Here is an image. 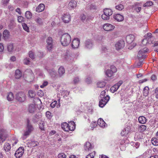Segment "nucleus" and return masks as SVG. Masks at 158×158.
<instances>
[{
	"instance_id": "44",
	"label": "nucleus",
	"mask_w": 158,
	"mask_h": 158,
	"mask_svg": "<svg viewBox=\"0 0 158 158\" xmlns=\"http://www.w3.org/2000/svg\"><path fill=\"white\" fill-rule=\"evenodd\" d=\"M28 55L29 57L32 59H33L35 58V57L34 53L32 51H29L28 53Z\"/></svg>"
},
{
	"instance_id": "30",
	"label": "nucleus",
	"mask_w": 158,
	"mask_h": 158,
	"mask_svg": "<svg viewBox=\"0 0 158 158\" xmlns=\"http://www.w3.org/2000/svg\"><path fill=\"white\" fill-rule=\"evenodd\" d=\"M106 83L103 81H99L97 83V87L100 88H102L106 85Z\"/></svg>"
},
{
	"instance_id": "50",
	"label": "nucleus",
	"mask_w": 158,
	"mask_h": 158,
	"mask_svg": "<svg viewBox=\"0 0 158 158\" xmlns=\"http://www.w3.org/2000/svg\"><path fill=\"white\" fill-rule=\"evenodd\" d=\"M128 133V131H126L125 129H124L121 133V134L122 136H124Z\"/></svg>"
},
{
	"instance_id": "38",
	"label": "nucleus",
	"mask_w": 158,
	"mask_h": 158,
	"mask_svg": "<svg viewBox=\"0 0 158 158\" xmlns=\"http://www.w3.org/2000/svg\"><path fill=\"white\" fill-rule=\"evenodd\" d=\"M118 89V88L117 86L114 85L113 86H112L110 88V90L111 92L114 93Z\"/></svg>"
},
{
	"instance_id": "36",
	"label": "nucleus",
	"mask_w": 158,
	"mask_h": 158,
	"mask_svg": "<svg viewBox=\"0 0 158 158\" xmlns=\"http://www.w3.org/2000/svg\"><path fill=\"white\" fill-rule=\"evenodd\" d=\"M7 49L9 52H12L14 49L13 44L11 43L8 44L7 46Z\"/></svg>"
},
{
	"instance_id": "15",
	"label": "nucleus",
	"mask_w": 158,
	"mask_h": 158,
	"mask_svg": "<svg viewBox=\"0 0 158 158\" xmlns=\"http://www.w3.org/2000/svg\"><path fill=\"white\" fill-rule=\"evenodd\" d=\"M114 18L118 22H121L124 19L123 16L120 14H117L114 15Z\"/></svg>"
},
{
	"instance_id": "24",
	"label": "nucleus",
	"mask_w": 158,
	"mask_h": 158,
	"mask_svg": "<svg viewBox=\"0 0 158 158\" xmlns=\"http://www.w3.org/2000/svg\"><path fill=\"white\" fill-rule=\"evenodd\" d=\"M139 123L141 124H144L146 122L147 119L146 118L143 116H139L138 118Z\"/></svg>"
},
{
	"instance_id": "37",
	"label": "nucleus",
	"mask_w": 158,
	"mask_h": 158,
	"mask_svg": "<svg viewBox=\"0 0 158 158\" xmlns=\"http://www.w3.org/2000/svg\"><path fill=\"white\" fill-rule=\"evenodd\" d=\"M152 143L154 145H158V139L156 138H152L151 140Z\"/></svg>"
},
{
	"instance_id": "18",
	"label": "nucleus",
	"mask_w": 158,
	"mask_h": 158,
	"mask_svg": "<svg viewBox=\"0 0 158 158\" xmlns=\"http://www.w3.org/2000/svg\"><path fill=\"white\" fill-rule=\"evenodd\" d=\"M39 144V143L37 141H30L27 143V145L28 147H33L37 146Z\"/></svg>"
},
{
	"instance_id": "12",
	"label": "nucleus",
	"mask_w": 158,
	"mask_h": 158,
	"mask_svg": "<svg viewBox=\"0 0 158 158\" xmlns=\"http://www.w3.org/2000/svg\"><path fill=\"white\" fill-rule=\"evenodd\" d=\"M80 44V40L78 38H75L72 41V47L73 49L77 48Z\"/></svg>"
},
{
	"instance_id": "32",
	"label": "nucleus",
	"mask_w": 158,
	"mask_h": 158,
	"mask_svg": "<svg viewBox=\"0 0 158 158\" xmlns=\"http://www.w3.org/2000/svg\"><path fill=\"white\" fill-rule=\"evenodd\" d=\"M44 125L45 123L43 121H41L40 123H39V128L42 131H44Z\"/></svg>"
},
{
	"instance_id": "29",
	"label": "nucleus",
	"mask_w": 158,
	"mask_h": 158,
	"mask_svg": "<svg viewBox=\"0 0 158 158\" xmlns=\"http://www.w3.org/2000/svg\"><path fill=\"white\" fill-rule=\"evenodd\" d=\"M149 88L148 86H146L144 88L143 91V94L144 96H148L149 93Z\"/></svg>"
},
{
	"instance_id": "1",
	"label": "nucleus",
	"mask_w": 158,
	"mask_h": 158,
	"mask_svg": "<svg viewBox=\"0 0 158 158\" xmlns=\"http://www.w3.org/2000/svg\"><path fill=\"white\" fill-rule=\"evenodd\" d=\"M27 122L26 130L24 131V133L23 134V136L26 138L34 130V127L30 123L28 118L27 119Z\"/></svg>"
},
{
	"instance_id": "21",
	"label": "nucleus",
	"mask_w": 158,
	"mask_h": 158,
	"mask_svg": "<svg viewBox=\"0 0 158 158\" xmlns=\"http://www.w3.org/2000/svg\"><path fill=\"white\" fill-rule=\"evenodd\" d=\"M44 8L45 6L43 4H40L39 6L36 7V10L38 12H41L44 10Z\"/></svg>"
},
{
	"instance_id": "43",
	"label": "nucleus",
	"mask_w": 158,
	"mask_h": 158,
	"mask_svg": "<svg viewBox=\"0 0 158 158\" xmlns=\"http://www.w3.org/2000/svg\"><path fill=\"white\" fill-rule=\"evenodd\" d=\"M139 130L141 131H144L146 129V127L143 125H141L139 127Z\"/></svg>"
},
{
	"instance_id": "9",
	"label": "nucleus",
	"mask_w": 158,
	"mask_h": 158,
	"mask_svg": "<svg viewBox=\"0 0 158 158\" xmlns=\"http://www.w3.org/2000/svg\"><path fill=\"white\" fill-rule=\"evenodd\" d=\"M125 46L124 42L123 40H121L115 44L116 49L118 50L123 48Z\"/></svg>"
},
{
	"instance_id": "7",
	"label": "nucleus",
	"mask_w": 158,
	"mask_h": 158,
	"mask_svg": "<svg viewBox=\"0 0 158 158\" xmlns=\"http://www.w3.org/2000/svg\"><path fill=\"white\" fill-rule=\"evenodd\" d=\"M148 50V49L146 48L140 50L138 54V58L139 59L140 58L143 59L145 58L146 56L145 55V53L147 52Z\"/></svg>"
},
{
	"instance_id": "22",
	"label": "nucleus",
	"mask_w": 158,
	"mask_h": 158,
	"mask_svg": "<svg viewBox=\"0 0 158 158\" xmlns=\"http://www.w3.org/2000/svg\"><path fill=\"white\" fill-rule=\"evenodd\" d=\"M97 124L100 127H105L106 123L104 120L100 118L98 119L97 121Z\"/></svg>"
},
{
	"instance_id": "26",
	"label": "nucleus",
	"mask_w": 158,
	"mask_h": 158,
	"mask_svg": "<svg viewBox=\"0 0 158 158\" xmlns=\"http://www.w3.org/2000/svg\"><path fill=\"white\" fill-rule=\"evenodd\" d=\"M22 73L19 69L15 71V77L16 79H19L22 76Z\"/></svg>"
},
{
	"instance_id": "5",
	"label": "nucleus",
	"mask_w": 158,
	"mask_h": 158,
	"mask_svg": "<svg viewBox=\"0 0 158 158\" xmlns=\"http://www.w3.org/2000/svg\"><path fill=\"white\" fill-rule=\"evenodd\" d=\"M16 99L20 102H23L26 99L25 94L22 92H19L16 95Z\"/></svg>"
},
{
	"instance_id": "27",
	"label": "nucleus",
	"mask_w": 158,
	"mask_h": 158,
	"mask_svg": "<svg viewBox=\"0 0 158 158\" xmlns=\"http://www.w3.org/2000/svg\"><path fill=\"white\" fill-rule=\"evenodd\" d=\"M48 72L50 75L52 77H55L56 75V71L53 69H49L48 70Z\"/></svg>"
},
{
	"instance_id": "28",
	"label": "nucleus",
	"mask_w": 158,
	"mask_h": 158,
	"mask_svg": "<svg viewBox=\"0 0 158 158\" xmlns=\"http://www.w3.org/2000/svg\"><path fill=\"white\" fill-rule=\"evenodd\" d=\"M35 21L39 25H42L43 23V20L39 17H37L36 18H35Z\"/></svg>"
},
{
	"instance_id": "25",
	"label": "nucleus",
	"mask_w": 158,
	"mask_h": 158,
	"mask_svg": "<svg viewBox=\"0 0 158 158\" xmlns=\"http://www.w3.org/2000/svg\"><path fill=\"white\" fill-rule=\"evenodd\" d=\"M65 69L63 67H60L58 69V73L59 76L61 77L65 73Z\"/></svg>"
},
{
	"instance_id": "33",
	"label": "nucleus",
	"mask_w": 158,
	"mask_h": 158,
	"mask_svg": "<svg viewBox=\"0 0 158 158\" xmlns=\"http://www.w3.org/2000/svg\"><path fill=\"white\" fill-rule=\"evenodd\" d=\"M26 17L27 19H30L32 17V14L29 11H26L25 13Z\"/></svg>"
},
{
	"instance_id": "45",
	"label": "nucleus",
	"mask_w": 158,
	"mask_h": 158,
	"mask_svg": "<svg viewBox=\"0 0 158 158\" xmlns=\"http://www.w3.org/2000/svg\"><path fill=\"white\" fill-rule=\"evenodd\" d=\"M58 158H66V156L65 154L61 153L58 155Z\"/></svg>"
},
{
	"instance_id": "20",
	"label": "nucleus",
	"mask_w": 158,
	"mask_h": 158,
	"mask_svg": "<svg viewBox=\"0 0 158 158\" xmlns=\"http://www.w3.org/2000/svg\"><path fill=\"white\" fill-rule=\"evenodd\" d=\"M76 128V125L74 121H72L70 122V124H69V131H73Z\"/></svg>"
},
{
	"instance_id": "60",
	"label": "nucleus",
	"mask_w": 158,
	"mask_h": 158,
	"mask_svg": "<svg viewBox=\"0 0 158 158\" xmlns=\"http://www.w3.org/2000/svg\"><path fill=\"white\" fill-rule=\"evenodd\" d=\"M9 0H2V2L3 5H6L9 2Z\"/></svg>"
},
{
	"instance_id": "14",
	"label": "nucleus",
	"mask_w": 158,
	"mask_h": 158,
	"mask_svg": "<svg viewBox=\"0 0 158 158\" xmlns=\"http://www.w3.org/2000/svg\"><path fill=\"white\" fill-rule=\"evenodd\" d=\"M62 19L64 23H67L71 20L70 16L68 13L64 14L62 17Z\"/></svg>"
},
{
	"instance_id": "40",
	"label": "nucleus",
	"mask_w": 158,
	"mask_h": 158,
	"mask_svg": "<svg viewBox=\"0 0 158 158\" xmlns=\"http://www.w3.org/2000/svg\"><path fill=\"white\" fill-rule=\"evenodd\" d=\"M154 93V95L155 96V98L158 99V87L156 88L153 90Z\"/></svg>"
},
{
	"instance_id": "39",
	"label": "nucleus",
	"mask_w": 158,
	"mask_h": 158,
	"mask_svg": "<svg viewBox=\"0 0 158 158\" xmlns=\"http://www.w3.org/2000/svg\"><path fill=\"white\" fill-rule=\"evenodd\" d=\"M22 26L23 29L27 32L29 31V28L25 23L22 24Z\"/></svg>"
},
{
	"instance_id": "41",
	"label": "nucleus",
	"mask_w": 158,
	"mask_h": 158,
	"mask_svg": "<svg viewBox=\"0 0 158 158\" xmlns=\"http://www.w3.org/2000/svg\"><path fill=\"white\" fill-rule=\"evenodd\" d=\"M152 2L151 1H149L146 2L143 5V6H149L152 5Z\"/></svg>"
},
{
	"instance_id": "13",
	"label": "nucleus",
	"mask_w": 158,
	"mask_h": 158,
	"mask_svg": "<svg viewBox=\"0 0 158 158\" xmlns=\"http://www.w3.org/2000/svg\"><path fill=\"white\" fill-rule=\"evenodd\" d=\"M103 28L106 31H110L113 30L115 28V27L111 24L106 23L103 26Z\"/></svg>"
},
{
	"instance_id": "17",
	"label": "nucleus",
	"mask_w": 158,
	"mask_h": 158,
	"mask_svg": "<svg viewBox=\"0 0 158 158\" xmlns=\"http://www.w3.org/2000/svg\"><path fill=\"white\" fill-rule=\"evenodd\" d=\"M134 36L133 35L130 34L127 35L126 38V40L128 44H131L134 40Z\"/></svg>"
},
{
	"instance_id": "52",
	"label": "nucleus",
	"mask_w": 158,
	"mask_h": 158,
	"mask_svg": "<svg viewBox=\"0 0 158 158\" xmlns=\"http://www.w3.org/2000/svg\"><path fill=\"white\" fill-rule=\"evenodd\" d=\"M9 31L7 30H5L3 32V36L4 37H7L9 35Z\"/></svg>"
},
{
	"instance_id": "4",
	"label": "nucleus",
	"mask_w": 158,
	"mask_h": 158,
	"mask_svg": "<svg viewBox=\"0 0 158 158\" xmlns=\"http://www.w3.org/2000/svg\"><path fill=\"white\" fill-rule=\"evenodd\" d=\"M117 69L114 65H112L110 67V69L107 70L105 72L106 75L108 77H111L113 74L116 72Z\"/></svg>"
},
{
	"instance_id": "35",
	"label": "nucleus",
	"mask_w": 158,
	"mask_h": 158,
	"mask_svg": "<svg viewBox=\"0 0 158 158\" xmlns=\"http://www.w3.org/2000/svg\"><path fill=\"white\" fill-rule=\"evenodd\" d=\"M97 9V6L94 3L91 4L89 5V10H95Z\"/></svg>"
},
{
	"instance_id": "8",
	"label": "nucleus",
	"mask_w": 158,
	"mask_h": 158,
	"mask_svg": "<svg viewBox=\"0 0 158 158\" xmlns=\"http://www.w3.org/2000/svg\"><path fill=\"white\" fill-rule=\"evenodd\" d=\"M47 43V47L48 50L50 51L53 47L52 39L51 37H48L46 41Z\"/></svg>"
},
{
	"instance_id": "58",
	"label": "nucleus",
	"mask_w": 158,
	"mask_h": 158,
	"mask_svg": "<svg viewBox=\"0 0 158 158\" xmlns=\"http://www.w3.org/2000/svg\"><path fill=\"white\" fill-rule=\"evenodd\" d=\"M123 81H119L117 84H115L116 86H117L118 88H119V86L122 84Z\"/></svg>"
},
{
	"instance_id": "63",
	"label": "nucleus",
	"mask_w": 158,
	"mask_h": 158,
	"mask_svg": "<svg viewBox=\"0 0 158 158\" xmlns=\"http://www.w3.org/2000/svg\"><path fill=\"white\" fill-rule=\"evenodd\" d=\"M4 49V47L2 44L0 43V52H2Z\"/></svg>"
},
{
	"instance_id": "51",
	"label": "nucleus",
	"mask_w": 158,
	"mask_h": 158,
	"mask_svg": "<svg viewBox=\"0 0 158 158\" xmlns=\"http://www.w3.org/2000/svg\"><path fill=\"white\" fill-rule=\"evenodd\" d=\"M37 55L40 58H42L43 56V52H38L37 53Z\"/></svg>"
},
{
	"instance_id": "62",
	"label": "nucleus",
	"mask_w": 158,
	"mask_h": 158,
	"mask_svg": "<svg viewBox=\"0 0 158 158\" xmlns=\"http://www.w3.org/2000/svg\"><path fill=\"white\" fill-rule=\"evenodd\" d=\"M141 9V7L136 6L135 8V9L136 11L137 12H139Z\"/></svg>"
},
{
	"instance_id": "19",
	"label": "nucleus",
	"mask_w": 158,
	"mask_h": 158,
	"mask_svg": "<svg viewBox=\"0 0 158 158\" xmlns=\"http://www.w3.org/2000/svg\"><path fill=\"white\" fill-rule=\"evenodd\" d=\"M69 124L66 123H63L61 124V127L63 130L66 131H69Z\"/></svg>"
},
{
	"instance_id": "2",
	"label": "nucleus",
	"mask_w": 158,
	"mask_h": 158,
	"mask_svg": "<svg viewBox=\"0 0 158 158\" xmlns=\"http://www.w3.org/2000/svg\"><path fill=\"white\" fill-rule=\"evenodd\" d=\"M71 40V37L69 34L68 33H64L61 37V44L64 46H67L70 44Z\"/></svg>"
},
{
	"instance_id": "53",
	"label": "nucleus",
	"mask_w": 158,
	"mask_h": 158,
	"mask_svg": "<svg viewBox=\"0 0 158 158\" xmlns=\"http://www.w3.org/2000/svg\"><path fill=\"white\" fill-rule=\"evenodd\" d=\"M91 128L93 130L94 128L95 127L97 126V124L96 122H94L91 124Z\"/></svg>"
},
{
	"instance_id": "46",
	"label": "nucleus",
	"mask_w": 158,
	"mask_h": 158,
	"mask_svg": "<svg viewBox=\"0 0 158 158\" xmlns=\"http://www.w3.org/2000/svg\"><path fill=\"white\" fill-rule=\"evenodd\" d=\"M149 38H147L143 40L142 41L143 44L144 45L146 44L148 42V40H149Z\"/></svg>"
},
{
	"instance_id": "49",
	"label": "nucleus",
	"mask_w": 158,
	"mask_h": 158,
	"mask_svg": "<svg viewBox=\"0 0 158 158\" xmlns=\"http://www.w3.org/2000/svg\"><path fill=\"white\" fill-rule=\"evenodd\" d=\"M88 142H86L84 146V149L86 151H88L89 150V146L88 145Z\"/></svg>"
},
{
	"instance_id": "31",
	"label": "nucleus",
	"mask_w": 158,
	"mask_h": 158,
	"mask_svg": "<svg viewBox=\"0 0 158 158\" xmlns=\"http://www.w3.org/2000/svg\"><path fill=\"white\" fill-rule=\"evenodd\" d=\"M8 101H10L13 100L14 99V96L12 92H10L8 94L7 97Z\"/></svg>"
},
{
	"instance_id": "61",
	"label": "nucleus",
	"mask_w": 158,
	"mask_h": 158,
	"mask_svg": "<svg viewBox=\"0 0 158 158\" xmlns=\"http://www.w3.org/2000/svg\"><path fill=\"white\" fill-rule=\"evenodd\" d=\"M102 51L104 52H108V49L105 46H103L102 48Z\"/></svg>"
},
{
	"instance_id": "11",
	"label": "nucleus",
	"mask_w": 158,
	"mask_h": 158,
	"mask_svg": "<svg viewBox=\"0 0 158 158\" xmlns=\"http://www.w3.org/2000/svg\"><path fill=\"white\" fill-rule=\"evenodd\" d=\"M77 5V2L76 0H69V4L68 5V8L69 9H72L75 8Z\"/></svg>"
},
{
	"instance_id": "10",
	"label": "nucleus",
	"mask_w": 158,
	"mask_h": 158,
	"mask_svg": "<svg viewBox=\"0 0 158 158\" xmlns=\"http://www.w3.org/2000/svg\"><path fill=\"white\" fill-rule=\"evenodd\" d=\"M24 148L23 147H19L16 151L15 154V156L16 158H20L23 155L24 152Z\"/></svg>"
},
{
	"instance_id": "64",
	"label": "nucleus",
	"mask_w": 158,
	"mask_h": 158,
	"mask_svg": "<svg viewBox=\"0 0 158 158\" xmlns=\"http://www.w3.org/2000/svg\"><path fill=\"white\" fill-rule=\"evenodd\" d=\"M81 20L84 21L86 19V17L85 15L84 14H83L81 15Z\"/></svg>"
},
{
	"instance_id": "34",
	"label": "nucleus",
	"mask_w": 158,
	"mask_h": 158,
	"mask_svg": "<svg viewBox=\"0 0 158 158\" xmlns=\"http://www.w3.org/2000/svg\"><path fill=\"white\" fill-rule=\"evenodd\" d=\"M124 6L122 4H119L115 6V8L118 10H121L124 8Z\"/></svg>"
},
{
	"instance_id": "16",
	"label": "nucleus",
	"mask_w": 158,
	"mask_h": 158,
	"mask_svg": "<svg viewBox=\"0 0 158 158\" xmlns=\"http://www.w3.org/2000/svg\"><path fill=\"white\" fill-rule=\"evenodd\" d=\"M28 111L30 113L34 112L36 110L35 105L34 104H30L28 106Z\"/></svg>"
},
{
	"instance_id": "55",
	"label": "nucleus",
	"mask_w": 158,
	"mask_h": 158,
	"mask_svg": "<svg viewBox=\"0 0 158 158\" xmlns=\"http://www.w3.org/2000/svg\"><path fill=\"white\" fill-rule=\"evenodd\" d=\"M106 94V92L105 91L103 90L101 92L100 95V98H104V96Z\"/></svg>"
},
{
	"instance_id": "6",
	"label": "nucleus",
	"mask_w": 158,
	"mask_h": 158,
	"mask_svg": "<svg viewBox=\"0 0 158 158\" xmlns=\"http://www.w3.org/2000/svg\"><path fill=\"white\" fill-rule=\"evenodd\" d=\"M110 98V97L108 95H106L104 98H101L99 102V106L101 107H103L108 102Z\"/></svg>"
},
{
	"instance_id": "23",
	"label": "nucleus",
	"mask_w": 158,
	"mask_h": 158,
	"mask_svg": "<svg viewBox=\"0 0 158 158\" xmlns=\"http://www.w3.org/2000/svg\"><path fill=\"white\" fill-rule=\"evenodd\" d=\"M4 150L6 152H9L11 149V145L8 143H5L3 147Z\"/></svg>"
},
{
	"instance_id": "42",
	"label": "nucleus",
	"mask_w": 158,
	"mask_h": 158,
	"mask_svg": "<svg viewBox=\"0 0 158 158\" xmlns=\"http://www.w3.org/2000/svg\"><path fill=\"white\" fill-rule=\"evenodd\" d=\"M23 62L24 64L28 65L30 64V61L29 59L28 58H26L24 59L23 60Z\"/></svg>"
},
{
	"instance_id": "57",
	"label": "nucleus",
	"mask_w": 158,
	"mask_h": 158,
	"mask_svg": "<svg viewBox=\"0 0 158 158\" xmlns=\"http://www.w3.org/2000/svg\"><path fill=\"white\" fill-rule=\"evenodd\" d=\"M51 114L50 112L48 111H47L46 113V116L49 118L51 117Z\"/></svg>"
},
{
	"instance_id": "48",
	"label": "nucleus",
	"mask_w": 158,
	"mask_h": 158,
	"mask_svg": "<svg viewBox=\"0 0 158 158\" xmlns=\"http://www.w3.org/2000/svg\"><path fill=\"white\" fill-rule=\"evenodd\" d=\"M24 18L22 16H19L18 18V20L19 23H21L24 22Z\"/></svg>"
},
{
	"instance_id": "47",
	"label": "nucleus",
	"mask_w": 158,
	"mask_h": 158,
	"mask_svg": "<svg viewBox=\"0 0 158 158\" xmlns=\"http://www.w3.org/2000/svg\"><path fill=\"white\" fill-rule=\"evenodd\" d=\"M29 96L31 98H33L35 96V94L32 90H29L28 91Z\"/></svg>"
},
{
	"instance_id": "59",
	"label": "nucleus",
	"mask_w": 158,
	"mask_h": 158,
	"mask_svg": "<svg viewBox=\"0 0 158 158\" xmlns=\"http://www.w3.org/2000/svg\"><path fill=\"white\" fill-rule=\"evenodd\" d=\"M85 45L87 48H88L89 45V40H86L85 42Z\"/></svg>"
},
{
	"instance_id": "56",
	"label": "nucleus",
	"mask_w": 158,
	"mask_h": 158,
	"mask_svg": "<svg viewBox=\"0 0 158 158\" xmlns=\"http://www.w3.org/2000/svg\"><path fill=\"white\" fill-rule=\"evenodd\" d=\"M48 84V82L47 81H44L42 85L40 86V87L41 88H43L45 86H47Z\"/></svg>"
},
{
	"instance_id": "3",
	"label": "nucleus",
	"mask_w": 158,
	"mask_h": 158,
	"mask_svg": "<svg viewBox=\"0 0 158 158\" xmlns=\"http://www.w3.org/2000/svg\"><path fill=\"white\" fill-rule=\"evenodd\" d=\"M103 14L102 15V19L104 20H108L110 19V16L113 13V11L110 9H104L103 10Z\"/></svg>"
},
{
	"instance_id": "54",
	"label": "nucleus",
	"mask_w": 158,
	"mask_h": 158,
	"mask_svg": "<svg viewBox=\"0 0 158 158\" xmlns=\"http://www.w3.org/2000/svg\"><path fill=\"white\" fill-rule=\"evenodd\" d=\"M79 81V79L78 77H75L73 80V82L74 84L78 83Z\"/></svg>"
}]
</instances>
